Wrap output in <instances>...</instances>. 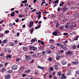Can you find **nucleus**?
Returning a JSON list of instances; mask_svg holds the SVG:
<instances>
[{"label":"nucleus","mask_w":79,"mask_h":79,"mask_svg":"<svg viewBox=\"0 0 79 79\" xmlns=\"http://www.w3.org/2000/svg\"><path fill=\"white\" fill-rule=\"evenodd\" d=\"M55 69H56L57 70L58 69V65H55Z\"/></svg>","instance_id":"nucleus-24"},{"label":"nucleus","mask_w":79,"mask_h":79,"mask_svg":"<svg viewBox=\"0 0 79 79\" xmlns=\"http://www.w3.org/2000/svg\"><path fill=\"white\" fill-rule=\"evenodd\" d=\"M12 58V56L10 55H7L6 57V58L7 60H8V59H11V58Z\"/></svg>","instance_id":"nucleus-7"},{"label":"nucleus","mask_w":79,"mask_h":79,"mask_svg":"<svg viewBox=\"0 0 79 79\" xmlns=\"http://www.w3.org/2000/svg\"><path fill=\"white\" fill-rule=\"evenodd\" d=\"M12 72V70H8V71H7L8 73H9V74H11Z\"/></svg>","instance_id":"nucleus-27"},{"label":"nucleus","mask_w":79,"mask_h":79,"mask_svg":"<svg viewBox=\"0 0 79 79\" xmlns=\"http://www.w3.org/2000/svg\"><path fill=\"white\" fill-rule=\"evenodd\" d=\"M29 5V4H25V6H28V5Z\"/></svg>","instance_id":"nucleus-63"},{"label":"nucleus","mask_w":79,"mask_h":79,"mask_svg":"<svg viewBox=\"0 0 79 79\" xmlns=\"http://www.w3.org/2000/svg\"><path fill=\"white\" fill-rule=\"evenodd\" d=\"M38 69H39L40 68V69H41L42 70H44V69H45V68L43 67H41L39 66V65H38Z\"/></svg>","instance_id":"nucleus-13"},{"label":"nucleus","mask_w":79,"mask_h":79,"mask_svg":"<svg viewBox=\"0 0 79 79\" xmlns=\"http://www.w3.org/2000/svg\"><path fill=\"white\" fill-rule=\"evenodd\" d=\"M50 70L51 71H52L53 70V67H51L50 68Z\"/></svg>","instance_id":"nucleus-44"},{"label":"nucleus","mask_w":79,"mask_h":79,"mask_svg":"<svg viewBox=\"0 0 79 79\" xmlns=\"http://www.w3.org/2000/svg\"><path fill=\"white\" fill-rule=\"evenodd\" d=\"M8 32H10V31L9 30L5 31L4 32L5 34H8Z\"/></svg>","instance_id":"nucleus-32"},{"label":"nucleus","mask_w":79,"mask_h":79,"mask_svg":"<svg viewBox=\"0 0 79 79\" xmlns=\"http://www.w3.org/2000/svg\"><path fill=\"white\" fill-rule=\"evenodd\" d=\"M11 77V75L8 74L5 76V78L6 79H9Z\"/></svg>","instance_id":"nucleus-8"},{"label":"nucleus","mask_w":79,"mask_h":79,"mask_svg":"<svg viewBox=\"0 0 79 79\" xmlns=\"http://www.w3.org/2000/svg\"><path fill=\"white\" fill-rule=\"evenodd\" d=\"M60 26V24L58 23H56V27H57V28H58V27H59V26Z\"/></svg>","instance_id":"nucleus-26"},{"label":"nucleus","mask_w":79,"mask_h":79,"mask_svg":"<svg viewBox=\"0 0 79 79\" xmlns=\"http://www.w3.org/2000/svg\"><path fill=\"white\" fill-rule=\"evenodd\" d=\"M31 42L33 43H34V42H35V40L34 39H32L31 40Z\"/></svg>","instance_id":"nucleus-50"},{"label":"nucleus","mask_w":79,"mask_h":79,"mask_svg":"<svg viewBox=\"0 0 79 79\" xmlns=\"http://www.w3.org/2000/svg\"><path fill=\"white\" fill-rule=\"evenodd\" d=\"M68 10V8L66 7V6H63L61 8V11H62V14H63L64 13H65V12L66 11V10Z\"/></svg>","instance_id":"nucleus-1"},{"label":"nucleus","mask_w":79,"mask_h":79,"mask_svg":"<svg viewBox=\"0 0 79 79\" xmlns=\"http://www.w3.org/2000/svg\"><path fill=\"white\" fill-rule=\"evenodd\" d=\"M60 29H61V30H63V26H60Z\"/></svg>","instance_id":"nucleus-41"},{"label":"nucleus","mask_w":79,"mask_h":79,"mask_svg":"<svg viewBox=\"0 0 79 79\" xmlns=\"http://www.w3.org/2000/svg\"><path fill=\"white\" fill-rule=\"evenodd\" d=\"M49 78H52V75H49Z\"/></svg>","instance_id":"nucleus-55"},{"label":"nucleus","mask_w":79,"mask_h":79,"mask_svg":"<svg viewBox=\"0 0 79 79\" xmlns=\"http://www.w3.org/2000/svg\"><path fill=\"white\" fill-rule=\"evenodd\" d=\"M59 58H62V57H63V56H58Z\"/></svg>","instance_id":"nucleus-64"},{"label":"nucleus","mask_w":79,"mask_h":79,"mask_svg":"<svg viewBox=\"0 0 79 79\" xmlns=\"http://www.w3.org/2000/svg\"><path fill=\"white\" fill-rule=\"evenodd\" d=\"M61 9L60 7H59L58 8L57 11H60V10Z\"/></svg>","instance_id":"nucleus-56"},{"label":"nucleus","mask_w":79,"mask_h":79,"mask_svg":"<svg viewBox=\"0 0 79 79\" xmlns=\"http://www.w3.org/2000/svg\"><path fill=\"white\" fill-rule=\"evenodd\" d=\"M19 17H20V18H23V15H19Z\"/></svg>","instance_id":"nucleus-59"},{"label":"nucleus","mask_w":79,"mask_h":79,"mask_svg":"<svg viewBox=\"0 0 79 79\" xmlns=\"http://www.w3.org/2000/svg\"><path fill=\"white\" fill-rule=\"evenodd\" d=\"M8 62H6L5 63V66H7V65L8 64Z\"/></svg>","instance_id":"nucleus-61"},{"label":"nucleus","mask_w":79,"mask_h":79,"mask_svg":"<svg viewBox=\"0 0 79 79\" xmlns=\"http://www.w3.org/2000/svg\"><path fill=\"white\" fill-rule=\"evenodd\" d=\"M65 28L66 29H69V24H66L65 26H64Z\"/></svg>","instance_id":"nucleus-14"},{"label":"nucleus","mask_w":79,"mask_h":79,"mask_svg":"<svg viewBox=\"0 0 79 79\" xmlns=\"http://www.w3.org/2000/svg\"><path fill=\"white\" fill-rule=\"evenodd\" d=\"M50 48L51 49H54L55 48V46H54V45H52L51 46Z\"/></svg>","instance_id":"nucleus-21"},{"label":"nucleus","mask_w":79,"mask_h":79,"mask_svg":"<svg viewBox=\"0 0 79 79\" xmlns=\"http://www.w3.org/2000/svg\"><path fill=\"white\" fill-rule=\"evenodd\" d=\"M67 63V62L64 60H63L61 62V64H63V65H64V64H66Z\"/></svg>","instance_id":"nucleus-15"},{"label":"nucleus","mask_w":79,"mask_h":79,"mask_svg":"<svg viewBox=\"0 0 79 79\" xmlns=\"http://www.w3.org/2000/svg\"><path fill=\"white\" fill-rule=\"evenodd\" d=\"M27 2V0H25L24 1H23L22 2V3H26Z\"/></svg>","instance_id":"nucleus-23"},{"label":"nucleus","mask_w":79,"mask_h":79,"mask_svg":"<svg viewBox=\"0 0 79 79\" xmlns=\"http://www.w3.org/2000/svg\"><path fill=\"white\" fill-rule=\"evenodd\" d=\"M15 11H13L12 12H11L10 15L11 16H12V17H13V16H15Z\"/></svg>","instance_id":"nucleus-11"},{"label":"nucleus","mask_w":79,"mask_h":79,"mask_svg":"<svg viewBox=\"0 0 79 79\" xmlns=\"http://www.w3.org/2000/svg\"><path fill=\"white\" fill-rule=\"evenodd\" d=\"M8 52L9 53H11V50H9L8 51Z\"/></svg>","instance_id":"nucleus-60"},{"label":"nucleus","mask_w":79,"mask_h":79,"mask_svg":"<svg viewBox=\"0 0 79 79\" xmlns=\"http://www.w3.org/2000/svg\"><path fill=\"white\" fill-rule=\"evenodd\" d=\"M56 60H58L60 59V58H59L58 56H56Z\"/></svg>","instance_id":"nucleus-38"},{"label":"nucleus","mask_w":79,"mask_h":79,"mask_svg":"<svg viewBox=\"0 0 79 79\" xmlns=\"http://www.w3.org/2000/svg\"><path fill=\"white\" fill-rule=\"evenodd\" d=\"M46 52L48 54H50V53H52V51L50 50H47L46 51Z\"/></svg>","instance_id":"nucleus-19"},{"label":"nucleus","mask_w":79,"mask_h":79,"mask_svg":"<svg viewBox=\"0 0 79 79\" xmlns=\"http://www.w3.org/2000/svg\"><path fill=\"white\" fill-rule=\"evenodd\" d=\"M55 3H58L59 2V0H56V1H54Z\"/></svg>","instance_id":"nucleus-31"},{"label":"nucleus","mask_w":79,"mask_h":79,"mask_svg":"<svg viewBox=\"0 0 79 79\" xmlns=\"http://www.w3.org/2000/svg\"><path fill=\"white\" fill-rule=\"evenodd\" d=\"M76 46H73V49H76Z\"/></svg>","instance_id":"nucleus-58"},{"label":"nucleus","mask_w":79,"mask_h":79,"mask_svg":"<svg viewBox=\"0 0 79 79\" xmlns=\"http://www.w3.org/2000/svg\"><path fill=\"white\" fill-rule=\"evenodd\" d=\"M68 4L69 5H71V2L70 1H69L68 3Z\"/></svg>","instance_id":"nucleus-53"},{"label":"nucleus","mask_w":79,"mask_h":79,"mask_svg":"<svg viewBox=\"0 0 79 79\" xmlns=\"http://www.w3.org/2000/svg\"><path fill=\"white\" fill-rule=\"evenodd\" d=\"M78 37H79V36H78L75 39H74V40H77V39H78Z\"/></svg>","instance_id":"nucleus-48"},{"label":"nucleus","mask_w":79,"mask_h":79,"mask_svg":"<svg viewBox=\"0 0 79 79\" xmlns=\"http://www.w3.org/2000/svg\"><path fill=\"white\" fill-rule=\"evenodd\" d=\"M14 42L15 44H18V40H14Z\"/></svg>","instance_id":"nucleus-28"},{"label":"nucleus","mask_w":79,"mask_h":79,"mask_svg":"<svg viewBox=\"0 0 79 79\" xmlns=\"http://www.w3.org/2000/svg\"><path fill=\"white\" fill-rule=\"evenodd\" d=\"M15 44L14 43H11L10 44V46H15Z\"/></svg>","instance_id":"nucleus-22"},{"label":"nucleus","mask_w":79,"mask_h":79,"mask_svg":"<svg viewBox=\"0 0 79 79\" xmlns=\"http://www.w3.org/2000/svg\"><path fill=\"white\" fill-rule=\"evenodd\" d=\"M26 60H30L31 59V57L30 56H25Z\"/></svg>","instance_id":"nucleus-9"},{"label":"nucleus","mask_w":79,"mask_h":79,"mask_svg":"<svg viewBox=\"0 0 79 79\" xmlns=\"http://www.w3.org/2000/svg\"><path fill=\"white\" fill-rule=\"evenodd\" d=\"M36 11V9H35L31 10V12H34V11Z\"/></svg>","instance_id":"nucleus-45"},{"label":"nucleus","mask_w":79,"mask_h":79,"mask_svg":"<svg viewBox=\"0 0 79 79\" xmlns=\"http://www.w3.org/2000/svg\"><path fill=\"white\" fill-rule=\"evenodd\" d=\"M25 73H29L31 72V70L28 69L27 70H25L24 71Z\"/></svg>","instance_id":"nucleus-12"},{"label":"nucleus","mask_w":79,"mask_h":79,"mask_svg":"<svg viewBox=\"0 0 79 79\" xmlns=\"http://www.w3.org/2000/svg\"><path fill=\"white\" fill-rule=\"evenodd\" d=\"M54 41L53 40H49V43L50 44H52V43H53Z\"/></svg>","instance_id":"nucleus-18"},{"label":"nucleus","mask_w":79,"mask_h":79,"mask_svg":"<svg viewBox=\"0 0 79 79\" xmlns=\"http://www.w3.org/2000/svg\"><path fill=\"white\" fill-rule=\"evenodd\" d=\"M57 46H58L59 47H60V46H61V44H59L58 43H57L56 44Z\"/></svg>","instance_id":"nucleus-39"},{"label":"nucleus","mask_w":79,"mask_h":79,"mask_svg":"<svg viewBox=\"0 0 79 79\" xmlns=\"http://www.w3.org/2000/svg\"><path fill=\"white\" fill-rule=\"evenodd\" d=\"M76 73L77 74H79V70L76 71Z\"/></svg>","instance_id":"nucleus-40"},{"label":"nucleus","mask_w":79,"mask_h":79,"mask_svg":"<svg viewBox=\"0 0 79 79\" xmlns=\"http://www.w3.org/2000/svg\"><path fill=\"white\" fill-rule=\"evenodd\" d=\"M19 60H20V59L19 58H17L16 59V62H19Z\"/></svg>","instance_id":"nucleus-35"},{"label":"nucleus","mask_w":79,"mask_h":79,"mask_svg":"<svg viewBox=\"0 0 79 79\" xmlns=\"http://www.w3.org/2000/svg\"><path fill=\"white\" fill-rule=\"evenodd\" d=\"M57 75L59 76H61V72H58L57 73Z\"/></svg>","instance_id":"nucleus-25"},{"label":"nucleus","mask_w":79,"mask_h":79,"mask_svg":"<svg viewBox=\"0 0 79 79\" xmlns=\"http://www.w3.org/2000/svg\"><path fill=\"white\" fill-rule=\"evenodd\" d=\"M63 35H64V36H67L68 35V33H64L63 34Z\"/></svg>","instance_id":"nucleus-30"},{"label":"nucleus","mask_w":79,"mask_h":79,"mask_svg":"<svg viewBox=\"0 0 79 79\" xmlns=\"http://www.w3.org/2000/svg\"><path fill=\"white\" fill-rule=\"evenodd\" d=\"M22 76L23 77H25V76H26V74H23Z\"/></svg>","instance_id":"nucleus-62"},{"label":"nucleus","mask_w":79,"mask_h":79,"mask_svg":"<svg viewBox=\"0 0 79 79\" xmlns=\"http://www.w3.org/2000/svg\"><path fill=\"white\" fill-rule=\"evenodd\" d=\"M40 44H41V45H44V42L43 41H42L41 42Z\"/></svg>","instance_id":"nucleus-43"},{"label":"nucleus","mask_w":79,"mask_h":79,"mask_svg":"<svg viewBox=\"0 0 79 79\" xmlns=\"http://www.w3.org/2000/svg\"><path fill=\"white\" fill-rule=\"evenodd\" d=\"M33 32H34V30H33V28H31V34H32V33H33Z\"/></svg>","instance_id":"nucleus-33"},{"label":"nucleus","mask_w":79,"mask_h":79,"mask_svg":"<svg viewBox=\"0 0 79 79\" xmlns=\"http://www.w3.org/2000/svg\"><path fill=\"white\" fill-rule=\"evenodd\" d=\"M11 68H12L13 70H16V69H17V68H18V66L16 65H13L12 67Z\"/></svg>","instance_id":"nucleus-5"},{"label":"nucleus","mask_w":79,"mask_h":79,"mask_svg":"<svg viewBox=\"0 0 79 79\" xmlns=\"http://www.w3.org/2000/svg\"><path fill=\"white\" fill-rule=\"evenodd\" d=\"M67 47H64L63 48V49L65 50H67Z\"/></svg>","instance_id":"nucleus-49"},{"label":"nucleus","mask_w":79,"mask_h":79,"mask_svg":"<svg viewBox=\"0 0 79 79\" xmlns=\"http://www.w3.org/2000/svg\"><path fill=\"white\" fill-rule=\"evenodd\" d=\"M3 35H4V34H3L1 33L0 34V37H3Z\"/></svg>","instance_id":"nucleus-36"},{"label":"nucleus","mask_w":79,"mask_h":79,"mask_svg":"<svg viewBox=\"0 0 79 79\" xmlns=\"http://www.w3.org/2000/svg\"><path fill=\"white\" fill-rule=\"evenodd\" d=\"M66 77L65 76L64 74L63 73L62 74V75L61 76V79H66Z\"/></svg>","instance_id":"nucleus-10"},{"label":"nucleus","mask_w":79,"mask_h":79,"mask_svg":"<svg viewBox=\"0 0 79 79\" xmlns=\"http://www.w3.org/2000/svg\"><path fill=\"white\" fill-rule=\"evenodd\" d=\"M59 33V31H58V30H56L55 32L53 33V35H54L55 36H56V35H57V34H58Z\"/></svg>","instance_id":"nucleus-4"},{"label":"nucleus","mask_w":79,"mask_h":79,"mask_svg":"<svg viewBox=\"0 0 79 79\" xmlns=\"http://www.w3.org/2000/svg\"><path fill=\"white\" fill-rule=\"evenodd\" d=\"M51 17L52 18H54L55 17H56V16L55 15H51Z\"/></svg>","instance_id":"nucleus-34"},{"label":"nucleus","mask_w":79,"mask_h":79,"mask_svg":"<svg viewBox=\"0 0 79 79\" xmlns=\"http://www.w3.org/2000/svg\"><path fill=\"white\" fill-rule=\"evenodd\" d=\"M70 27L71 29H72V28H73V27H74V25H70Z\"/></svg>","instance_id":"nucleus-46"},{"label":"nucleus","mask_w":79,"mask_h":79,"mask_svg":"<svg viewBox=\"0 0 79 79\" xmlns=\"http://www.w3.org/2000/svg\"><path fill=\"white\" fill-rule=\"evenodd\" d=\"M35 13L36 14H37L38 15H39V14H41V12H36Z\"/></svg>","instance_id":"nucleus-54"},{"label":"nucleus","mask_w":79,"mask_h":79,"mask_svg":"<svg viewBox=\"0 0 79 79\" xmlns=\"http://www.w3.org/2000/svg\"><path fill=\"white\" fill-rule=\"evenodd\" d=\"M4 55H5V54H4L3 53H2V54H0V56H4Z\"/></svg>","instance_id":"nucleus-47"},{"label":"nucleus","mask_w":79,"mask_h":79,"mask_svg":"<svg viewBox=\"0 0 79 79\" xmlns=\"http://www.w3.org/2000/svg\"><path fill=\"white\" fill-rule=\"evenodd\" d=\"M23 48L24 51H27V47H23Z\"/></svg>","instance_id":"nucleus-29"},{"label":"nucleus","mask_w":79,"mask_h":79,"mask_svg":"<svg viewBox=\"0 0 79 79\" xmlns=\"http://www.w3.org/2000/svg\"><path fill=\"white\" fill-rule=\"evenodd\" d=\"M29 49H30V50H33V51H35V50H37V48L34 46H31L29 47Z\"/></svg>","instance_id":"nucleus-2"},{"label":"nucleus","mask_w":79,"mask_h":79,"mask_svg":"<svg viewBox=\"0 0 79 79\" xmlns=\"http://www.w3.org/2000/svg\"><path fill=\"white\" fill-rule=\"evenodd\" d=\"M72 63L74 65H76L77 64H78V62H76L74 61H73L72 62Z\"/></svg>","instance_id":"nucleus-16"},{"label":"nucleus","mask_w":79,"mask_h":79,"mask_svg":"<svg viewBox=\"0 0 79 79\" xmlns=\"http://www.w3.org/2000/svg\"><path fill=\"white\" fill-rule=\"evenodd\" d=\"M15 22H16L17 23H18V22H19V19H17L15 20Z\"/></svg>","instance_id":"nucleus-51"},{"label":"nucleus","mask_w":79,"mask_h":79,"mask_svg":"<svg viewBox=\"0 0 79 79\" xmlns=\"http://www.w3.org/2000/svg\"><path fill=\"white\" fill-rule=\"evenodd\" d=\"M33 24H34V22L33 21L30 22L29 24V27L31 28L33 26Z\"/></svg>","instance_id":"nucleus-6"},{"label":"nucleus","mask_w":79,"mask_h":79,"mask_svg":"<svg viewBox=\"0 0 79 79\" xmlns=\"http://www.w3.org/2000/svg\"><path fill=\"white\" fill-rule=\"evenodd\" d=\"M6 71V69L5 68H2V71L3 73V72H4V71Z\"/></svg>","instance_id":"nucleus-20"},{"label":"nucleus","mask_w":79,"mask_h":79,"mask_svg":"<svg viewBox=\"0 0 79 79\" xmlns=\"http://www.w3.org/2000/svg\"><path fill=\"white\" fill-rule=\"evenodd\" d=\"M33 58H35V57H36V54H34L33 55Z\"/></svg>","instance_id":"nucleus-52"},{"label":"nucleus","mask_w":79,"mask_h":79,"mask_svg":"<svg viewBox=\"0 0 79 79\" xmlns=\"http://www.w3.org/2000/svg\"><path fill=\"white\" fill-rule=\"evenodd\" d=\"M52 58H49L48 59L49 61H52Z\"/></svg>","instance_id":"nucleus-37"},{"label":"nucleus","mask_w":79,"mask_h":79,"mask_svg":"<svg viewBox=\"0 0 79 79\" xmlns=\"http://www.w3.org/2000/svg\"><path fill=\"white\" fill-rule=\"evenodd\" d=\"M4 43H6V42H8V40H3Z\"/></svg>","instance_id":"nucleus-42"},{"label":"nucleus","mask_w":79,"mask_h":79,"mask_svg":"<svg viewBox=\"0 0 79 79\" xmlns=\"http://www.w3.org/2000/svg\"><path fill=\"white\" fill-rule=\"evenodd\" d=\"M17 35L18 36V37H19V32H17Z\"/></svg>","instance_id":"nucleus-57"},{"label":"nucleus","mask_w":79,"mask_h":79,"mask_svg":"<svg viewBox=\"0 0 79 79\" xmlns=\"http://www.w3.org/2000/svg\"><path fill=\"white\" fill-rule=\"evenodd\" d=\"M66 54L67 55H73V52H71L70 51H67L66 52Z\"/></svg>","instance_id":"nucleus-3"},{"label":"nucleus","mask_w":79,"mask_h":79,"mask_svg":"<svg viewBox=\"0 0 79 79\" xmlns=\"http://www.w3.org/2000/svg\"><path fill=\"white\" fill-rule=\"evenodd\" d=\"M79 13H77L76 14H75L74 16V17H75L76 18H78V17H79Z\"/></svg>","instance_id":"nucleus-17"}]
</instances>
